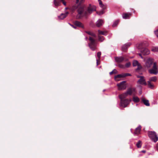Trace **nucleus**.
<instances>
[{
  "label": "nucleus",
  "mask_w": 158,
  "mask_h": 158,
  "mask_svg": "<svg viewBox=\"0 0 158 158\" xmlns=\"http://www.w3.org/2000/svg\"><path fill=\"white\" fill-rule=\"evenodd\" d=\"M138 49L141 50H143L144 48V45L143 43H141L139 44L137 47Z\"/></svg>",
  "instance_id": "4be33fe9"
},
{
  "label": "nucleus",
  "mask_w": 158,
  "mask_h": 158,
  "mask_svg": "<svg viewBox=\"0 0 158 158\" xmlns=\"http://www.w3.org/2000/svg\"><path fill=\"white\" fill-rule=\"evenodd\" d=\"M126 77V75L124 74H118L115 76L114 77L115 79L117 81H118V80L117 79V78H120L122 77Z\"/></svg>",
  "instance_id": "a211bd4d"
},
{
  "label": "nucleus",
  "mask_w": 158,
  "mask_h": 158,
  "mask_svg": "<svg viewBox=\"0 0 158 158\" xmlns=\"http://www.w3.org/2000/svg\"><path fill=\"white\" fill-rule=\"evenodd\" d=\"M89 39L90 41V43L88 44L89 46L92 51H94L96 49L97 46L95 41L91 37H89Z\"/></svg>",
  "instance_id": "20e7f679"
},
{
  "label": "nucleus",
  "mask_w": 158,
  "mask_h": 158,
  "mask_svg": "<svg viewBox=\"0 0 158 158\" xmlns=\"http://www.w3.org/2000/svg\"><path fill=\"white\" fill-rule=\"evenodd\" d=\"M69 24L72 27H73V28H75V29H76V27H75V26H74V25H71L70 24Z\"/></svg>",
  "instance_id": "37998d69"
},
{
  "label": "nucleus",
  "mask_w": 158,
  "mask_h": 158,
  "mask_svg": "<svg viewBox=\"0 0 158 158\" xmlns=\"http://www.w3.org/2000/svg\"><path fill=\"white\" fill-rule=\"evenodd\" d=\"M141 126H139L137 128L135 129V134H138L140 132L141 129Z\"/></svg>",
  "instance_id": "aec40b11"
},
{
  "label": "nucleus",
  "mask_w": 158,
  "mask_h": 158,
  "mask_svg": "<svg viewBox=\"0 0 158 158\" xmlns=\"http://www.w3.org/2000/svg\"><path fill=\"white\" fill-rule=\"evenodd\" d=\"M103 23L104 21L102 19H99L97 21L96 24L97 27H99L102 26Z\"/></svg>",
  "instance_id": "9d476101"
},
{
  "label": "nucleus",
  "mask_w": 158,
  "mask_h": 158,
  "mask_svg": "<svg viewBox=\"0 0 158 158\" xmlns=\"http://www.w3.org/2000/svg\"><path fill=\"white\" fill-rule=\"evenodd\" d=\"M137 77L139 78L137 81L138 84L144 85H147L146 80L143 76L138 75L137 76Z\"/></svg>",
  "instance_id": "39448f33"
},
{
  "label": "nucleus",
  "mask_w": 158,
  "mask_h": 158,
  "mask_svg": "<svg viewBox=\"0 0 158 158\" xmlns=\"http://www.w3.org/2000/svg\"><path fill=\"white\" fill-rule=\"evenodd\" d=\"M54 4L56 6H57L59 5V3L57 2L56 0H54Z\"/></svg>",
  "instance_id": "72a5a7b5"
},
{
  "label": "nucleus",
  "mask_w": 158,
  "mask_h": 158,
  "mask_svg": "<svg viewBox=\"0 0 158 158\" xmlns=\"http://www.w3.org/2000/svg\"><path fill=\"white\" fill-rule=\"evenodd\" d=\"M131 14L130 13H124L123 14V18L124 19H128L131 15Z\"/></svg>",
  "instance_id": "ddd939ff"
},
{
  "label": "nucleus",
  "mask_w": 158,
  "mask_h": 158,
  "mask_svg": "<svg viewBox=\"0 0 158 158\" xmlns=\"http://www.w3.org/2000/svg\"><path fill=\"white\" fill-rule=\"evenodd\" d=\"M141 152L143 153H145L146 152V151L145 150H142V151Z\"/></svg>",
  "instance_id": "49530a36"
},
{
  "label": "nucleus",
  "mask_w": 158,
  "mask_h": 158,
  "mask_svg": "<svg viewBox=\"0 0 158 158\" xmlns=\"http://www.w3.org/2000/svg\"><path fill=\"white\" fill-rule=\"evenodd\" d=\"M133 100L135 102H138L139 101V98L136 96H134L133 98Z\"/></svg>",
  "instance_id": "5701e85b"
},
{
  "label": "nucleus",
  "mask_w": 158,
  "mask_h": 158,
  "mask_svg": "<svg viewBox=\"0 0 158 158\" xmlns=\"http://www.w3.org/2000/svg\"><path fill=\"white\" fill-rule=\"evenodd\" d=\"M154 33L157 37H158V29L154 31Z\"/></svg>",
  "instance_id": "f704fd0d"
},
{
  "label": "nucleus",
  "mask_w": 158,
  "mask_h": 158,
  "mask_svg": "<svg viewBox=\"0 0 158 158\" xmlns=\"http://www.w3.org/2000/svg\"><path fill=\"white\" fill-rule=\"evenodd\" d=\"M87 39H88V38H87V37H86L85 38V39H86V40H87Z\"/></svg>",
  "instance_id": "09e8293b"
},
{
  "label": "nucleus",
  "mask_w": 158,
  "mask_h": 158,
  "mask_svg": "<svg viewBox=\"0 0 158 158\" xmlns=\"http://www.w3.org/2000/svg\"><path fill=\"white\" fill-rule=\"evenodd\" d=\"M131 100L127 99L121 100L120 106L123 107H125L129 104Z\"/></svg>",
  "instance_id": "423d86ee"
},
{
  "label": "nucleus",
  "mask_w": 158,
  "mask_h": 158,
  "mask_svg": "<svg viewBox=\"0 0 158 158\" xmlns=\"http://www.w3.org/2000/svg\"><path fill=\"white\" fill-rule=\"evenodd\" d=\"M76 0V3H79V4H81L84 2L85 0Z\"/></svg>",
  "instance_id": "bb28decb"
},
{
  "label": "nucleus",
  "mask_w": 158,
  "mask_h": 158,
  "mask_svg": "<svg viewBox=\"0 0 158 158\" xmlns=\"http://www.w3.org/2000/svg\"><path fill=\"white\" fill-rule=\"evenodd\" d=\"M148 86L149 88L151 89H153L154 87V85L152 84L150 81H148Z\"/></svg>",
  "instance_id": "412c9836"
},
{
  "label": "nucleus",
  "mask_w": 158,
  "mask_h": 158,
  "mask_svg": "<svg viewBox=\"0 0 158 158\" xmlns=\"http://www.w3.org/2000/svg\"><path fill=\"white\" fill-rule=\"evenodd\" d=\"M115 61L118 63L121 62L123 61L124 60L123 57H117L115 58Z\"/></svg>",
  "instance_id": "4468645a"
},
{
  "label": "nucleus",
  "mask_w": 158,
  "mask_h": 158,
  "mask_svg": "<svg viewBox=\"0 0 158 158\" xmlns=\"http://www.w3.org/2000/svg\"><path fill=\"white\" fill-rule=\"evenodd\" d=\"M141 52L144 55H148L150 53V51L147 48H144L141 50Z\"/></svg>",
  "instance_id": "1a4fd4ad"
},
{
  "label": "nucleus",
  "mask_w": 158,
  "mask_h": 158,
  "mask_svg": "<svg viewBox=\"0 0 158 158\" xmlns=\"http://www.w3.org/2000/svg\"><path fill=\"white\" fill-rule=\"evenodd\" d=\"M104 13L103 10L101 11L98 13L99 15H101L103 14Z\"/></svg>",
  "instance_id": "58836bf2"
},
{
  "label": "nucleus",
  "mask_w": 158,
  "mask_h": 158,
  "mask_svg": "<svg viewBox=\"0 0 158 158\" xmlns=\"http://www.w3.org/2000/svg\"><path fill=\"white\" fill-rule=\"evenodd\" d=\"M131 45L130 43H127L125 44L122 47V49L123 50H125L127 49Z\"/></svg>",
  "instance_id": "dca6fc26"
},
{
  "label": "nucleus",
  "mask_w": 158,
  "mask_h": 158,
  "mask_svg": "<svg viewBox=\"0 0 158 158\" xmlns=\"http://www.w3.org/2000/svg\"><path fill=\"white\" fill-rule=\"evenodd\" d=\"M99 5L102 3L101 0H98Z\"/></svg>",
  "instance_id": "a19ab883"
},
{
  "label": "nucleus",
  "mask_w": 158,
  "mask_h": 158,
  "mask_svg": "<svg viewBox=\"0 0 158 158\" xmlns=\"http://www.w3.org/2000/svg\"><path fill=\"white\" fill-rule=\"evenodd\" d=\"M157 80V77H150L149 79V81H156Z\"/></svg>",
  "instance_id": "393cba45"
},
{
  "label": "nucleus",
  "mask_w": 158,
  "mask_h": 158,
  "mask_svg": "<svg viewBox=\"0 0 158 158\" xmlns=\"http://www.w3.org/2000/svg\"><path fill=\"white\" fill-rule=\"evenodd\" d=\"M74 24L77 26L82 28H84L83 24L80 22L78 21H75L74 22Z\"/></svg>",
  "instance_id": "f8f14e48"
},
{
  "label": "nucleus",
  "mask_w": 158,
  "mask_h": 158,
  "mask_svg": "<svg viewBox=\"0 0 158 158\" xmlns=\"http://www.w3.org/2000/svg\"><path fill=\"white\" fill-rule=\"evenodd\" d=\"M101 52H98L97 53V56L99 59H100L101 57Z\"/></svg>",
  "instance_id": "e433bc0d"
},
{
  "label": "nucleus",
  "mask_w": 158,
  "mask_h": 158,
  "mask_svg": "<svg viewBox=\"0 0 158 158\" xmlns=\"http://www.w3.org/2000/svg\"><path fill=\"white\" fill-rule=\"evenodd\" d=\"M125 83V81H123L120 83L117 84V85L118 87V89L121 90L125 89L126 88Z\"/></svg>",
  "instance_id": "0eeeda50"
},
{
  "label": "nucleus",
  "mask_w": 158,
  "mask_h": 158,
  "mask_svg": "<svg viewBox=\"0 0 158 158\" xmlns=\"http://www.w3.org/2000/svg\"><path fill=\"white\" fill-rule=\"evenodd\" d=\"M68 14V12H66L65 13H62L58 16V18L60 19H63L67 16Z\"/></svg>",
  "instance_id": "9b49d317"
},
{
  "label": "nucleus",
  "mask_w": 158,
  "mask_h": 158,
  "mask_svg": "<svg viewBox=\"0 0 158 158\" xmlns=\"http://www.w3.org/2000/svg\"><path fill=\"white\" fill-rule=\"evenodd\" d=\"M151 50L153 52H158V47H152Z\"/></svg>",
  "instance_id": "b1692460"
},
{
  "label": "nucleus",
  "mask_w": 158,
  "mask_h": 158,
  "mask_svg": "<svg viewBox=\"0 0 158 158\" xmlns=\"http://www.w3.org/2000/svg\"><path fill=\"white\" fill-rule=\"evenodd\" d=\"M118 66L119 67L121 68H123L124 67V66L122 64H119Z\"/></svg>",
  "instance_id": "79ce46f5"
},
{
  "label": "nucleus",
  "mask_w": 158,
  "mask_h": 158,
  "mask_svg": "<svg viewBox=\"0 0 158 158\" xmlns=\"http://www.w3.org/2000/svg\"><path fill=\"white\" fill-rule=\"evenodd\" d=\"M99 34H101L104 35H106V32L101 31L100 30H98Z\"/></svg>",
  "instance_id": "c85d7f7f"
},
{
  "label": "nucleus",
  "mask_w": 158,
  "mask_h": 158,
  "mask_svg": "<svg viewBox=\"0 0 158 158\" xmlns=\"http://www.w3.org/2000/svg\"><path fill=\"white\" fill-rule=\"evenodd\" d=\"M136 145L137 148H140L142 145V142L140 140H139L137 143Z\"/></svg>",
  "instance_id": "a878e982"
},
{
  "label": "nucleus",
  "mask_w": 158,
  "mask_h": 158,
  "mask_svg": "<svg viewBox=\"0 0 158 158\" xmlns=\"http://www.w3.org/2000/svg\"><path fill=\"white\" fill-rule=\"evenodd\" d=\"M135 89L133 88H130L128 89L126 93L128 95H131L132 93L135 91Z\"/></svg>",
  "instance_id": "2eb2a0df"
},
{
  "label": "nucleus",
  "mask_w": 158,
  "mask_h": 158,
  "mask_svg": "<svg viewBox=\"0 0 158 158\" xmlns=\"http://www.w3.org/2000/svg\"><path fill=\"white\" fill-rule=\"evenodd\" d=\"M124 74L126 75V77L127 76L130 75V74L129 73H126V74Z\"/></svg>",
  "instance_id": "c03bdc74"
},
{
  "label": "nucleus",
  "mask_w": 158,
  "mask_h": 158,
  "mask_svg": "<svg viewBox=\"0 0 158 158\" xmlns=\"http://www.w3.org/2000/svg\"><path fill=\"white\" fill-rule=\"evenodd\" d=\"M148 134L149 137L153 141L156 143L158 141V137L155 131H149Z\"/></svg>",
  "instance_id": "7ed1b4c3"
},
{
  "label": "nucleus",
  "mask_w": 158,
  "mask_h": 158,
  "mask_svg": "<svg viewBox=\"0 0 158 158\" xmlns=\"http://www.w3.org/2000/svg\"><path fill=\"white\" fill-rule=\"evenodd\" d=\"M100 6L103 9H105L106 7V6L103 4L102 3L100 5Z\"/></svg>",
  "instance_id": "473e14b6"
},
{
  "label": "nucleus",
  "mask_w": 158,
  "mask_h": 158,
  "mask_svg": "<svg viewBox=\"0 0 158 158\" xmlns=\"http://www.w3.org/2000/svg\"><path fill=\"white\" fill-rule=\"evenodd\" d=\"M139 56L141 57V58L142 59H143V56H142V54H140V53H139Z\"/></svg>",
  "instance_id": "a18cd8bd"
},
{
  "label": "nucleus",
  "mask_w": 158,
  "mask_h": 158,
  "mask_svg": "<svg viewBox=\"0 0 158 158\" xmlns=\"http://www.w3.org/2000/svg\"><path fill=\"white\" fill-rule=\"evenodd\" d=\"M119 22V20H117L115 22H114L113 25L112 26L113 27H115L117 26V25L118 24Z\"/></svg>",
  "instance_id": "cd10ccee"
},
{
  "label": "nucleus",
  "mask_w": 158,
  "mask_h": 158,
  "mask_svg": "<svg viewBox=\"0 0 158 158\" xmlns=\"http://www.w3.org/2000/svg\"><path fill=\"white\" fill-rule=\"evenodd\" d=\"M142 101L144 104L146 106H150V104L148 100L143 99Z\"/></svg>",
  "instance_id": "6ab92c4d"
},
{
  "label": "nucleus",
  "mask_w": 158,
  "mask_h": 158,
  "mask_svg": "<svg viewBox=\"0 0 158 158\" xmlns=\"http://www.w3.org/2000/svg\"><path fill=\"white\" fill-rule=\"evenodd\" d=\"M133 66H137L136 70H139L142 68V66L138 62V61L136 60H134L133 62Z\"/></svg>",
  "instance_id": "6e6552de"
},
{
  "label": "nucleus",
  "mask_w": 158,
  "mask_h": 158,
  "mask_svg": "<svg viewBox=\"0 0 158 158\" xmlns=\"http://www.w3.org/2000/svg\"><path fill=\"white\" fill-rule=\"evenodd\" d=\"M97 65H98V60H97Z\"/></svg>",
  "instance_id": "de8ad7c7"
},
{
  "label": "nucleus",
  "mask_w": 158,
  "mask_h": 158,
  "mask_svg": "<svg viewBox=\"0 0 158 158\" xmlns=\"http://www.w3.org/2000/svg\"><path fill=\"white\" fill-rule=\"evenodd\" d=\"M145 61L144 67L148 70L149 73L151 74L156 75L158 73V69L156 63L154 62V60L151 57L148 58L144 60Z\"/></svg>",
  "instance_id": "f257e3e1"
},
{
  "label": "nucleus",
  "mask_w": 158,
  "mask_h": 158,
  "mask_svg": "<svg viewBox=\"0 0 158 158\" xmlns=\"http://www.w3.org/2000/svg\"><path fill=\"white\" fill-rule=\"evenodd\" d=\"M117 73V71L115 69H114L112 71L110 72L109 73L110 75H112V74L114 73V74H116Z\"/></svg>",
  "instance_id": "7c9ffc66"
},
{
  "label": "nucleus",
  "mask_w": 158,
  "mask_h": 158,
  "mask_svg": "<svg viewBox=\"0 0 158 158\" xmlns=\"http://www.w3.org/2000/svg\"><path fill=\"white\" fill-rule=\"evenodd\" d=\"M61 1L62 2L63 4L65 6L66 4V2L64 0H61Z\"/></svg>",
  "instance_id": "ea45409f"
},
{
  "label": "nucleus",
  "mask_w": 158,
  "mask_h": 158,
  "mask_svg": "<svg viewBox=\"0 0 158 158\" xmlns=\"http://www.w3.org/2000/svg\"><path fill=\"white\" fill-rule=\"evenodd\" d=\"M96 10V7L95 6L89 4L87 6L85 10L84 6L79 7L77 10L78 14L81 16H86L91 14L93 11Z\"/></svg>",
  "instance_id": "f03ea898"
},
{
  "label": "nucleus",
  "mask_w": 158,
  "mask_h": 158,
  "mask_svg": "<svg viewBox=\"0 0 158 158\" xmlns=\"http://www.w3.org/2000/svg\"><path fill=\"white\" fill-rule=\"evenodd\" d=\"M98 40L99 41L102 42L104 40V38L103 36H98Z\"/></svg>",
  "instance_id": "c756f323"
},
{
  "label": "nucleus",
  "mask_w": 158,
  "mask_h": 158,
  "mask_svg": "<svg viewBox=\"0 0 158 158\" xmlns=\"http://www.w3.org/2000/svg\"><path fill=\"white\" fill-rule=\"evenodd\" d=\"M127 95L128 94L126 92L120 95H119V98L120 100H123L124 98H126Z\"/></svg>",
  "instance_id": "f3484780"
},
{
  "label": "nucleus",
  "mask_w": 158,
  "mask_h": 158,
  "mask_svg": "<svg viewBox=\"0 0 158 158\" xmlns=\"http://www.w3.org/2000/svg\"><path fill=\"white\" fill-rule=\"evenodd\" d=\"M86 32L89 35L93 36L94 35V34L93 33H91L90 31H86Z\"/></svg>",
  "instance_id": "4c0bfd02"
},
{
  "label": "nucleus",
  "mask_w": 158,
  "mask_h": 158,
  "mask_svg": "<svg viewBox=\"0 0 158 158\" xmlns=\"http://www.w3.org/2000/svg\"><path fill=\"white\" fill-rule=\"evenodd\" d=\"M100 6L103 9H105L106 7V6L103 4L102 3L100 5Z\"/></svg>",
  "instance_id": "2f4dec72"
},
{
  "label": "nucleus",
  "mask_w": 158,
  "mask_h": 158,
  "mask_svg": "<svg viewBox=\"0 0 158 158\" xmlns=\"http://www.w3.org/2000/svg\"><path fill=\"white\" fill-rule=\"evenodd\" d=\"M131 65V63L130 62H128L127 63L125 64V66L127 68H128Z\"/></svg>",
  "instance_id": "c9c22d12"
}]
</instances>
